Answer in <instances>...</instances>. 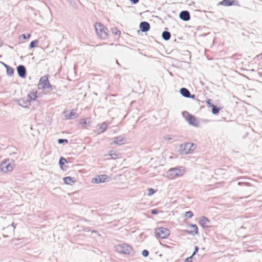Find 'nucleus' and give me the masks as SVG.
<instances>
[{
	"instance_id": "f257e3e1",
	"label": "nucleus",
	"mask_w": 262,
	"mask_h": 262,
	"mask_svg": "<svg viewBox=\"0 0 262 262\" xmlns=\"http://www.w3.org/2000/svg\"><path fill=\"white\" fill-rule=\"evenodd\" d=\"M185 172L186 169L183 166L171 168L167 172V178L169 180H174L183 176Z\"/></svg>"
},
{
	"instance_id": "f03ea898",
	"label": "nucleus",
	"mask_w": 262,
	"mask_h": 262,
	"mask_svg": "<svg viewBox=\"0 0 262 262\" xmlns=\"http://www.w3.org/2000/svg\"><path fill=\"white\" fill-rule=\"evenodd\" d=\"M36 92H31L28 94L26 98H22L18 100V105L23 107H28L32 100H35L37 98Z\"/></svg>"
},
{
	"instance_id": "7ed1b4c3",
	"label": "nucleus",
	"mask_w": 262,
	"mask_h": 262,
	"mask_svg": "<svg viewBox=\"0 0 262 262\" xmlns=\"http://www.w3.org/2000/svg\"><path fill=\"white\" fill-rule=\"evenodd\" d=\"M182 114L183 117L190 125L196 127H199L200 126L199 122L195 116L189 114L186 111L183 112Z\"/></svg>"
},
{
	"instance_id": "20e7f679",
	"label": "nucleus",
	"mask_w": 262,
	"mask_h": 262,
	"mask_svg": "<svg viewBox=\"0 0 262 262\" xmlns=\"http://www.w3.org/2000/svg\"><path fill=\"white\" fill-rule=\"evenodd\" d=\"M94 28L97 35L101 38L105 39L107 38V29L105 27L100 23H96L94 25Z\"/></svg>"
},
{
	"instance_id": "39448f33",
	"label": "nucleus",
	"mask_w": 262,
	"mask_h": 262,
	"mask_svg": "<svg viewBox=\"0 0 262 262\" xmlns=\"http://www.w3.org/2000/svg\"><path fill=\"white\" fill-rule=\"evenodd\" d=\"M116 251L121 254L134 255L132 247L126 244L118 245L115 246Z\"/></svg>"
},
{
	"instance_id": "423d86ee",
	"label": "nucleus",
	"mask_w": 262,
	"mask_h": 262,
	"mask_svg": "<svg viewBox=\"0 0 262 262\" xmlns=\"http://www.w3.org/2000/svg\"><path fill=\"white\" fill-rule=\"evenodd\" d=\"M14 165V163L12 160H6L0 165L1 170L2 172L6 173L8 172L12 171Z\"/></svg>"
},
{
	"instance_id": "0eeeda50",
	"label": "nucleus",
	"mask_w": 262,
	"mask_h": 262,
	"mask_svg": "<svg viewBox=\"0 0 262 262\" xmlns=\"http://www.w3.org/2000/svg\"><path fill=\"white\" fill-rule=\"evenodd\" d=\"M194 144L191 143H186L181 144L180 146V152L182 155H187L192 152L194 150Z\"/></svg>"
},
{
	"instance_id": "6e6552de",
	"label": "nucleus",
	"mask_w": 262,
	"mask_h": 262,
	"mask_svg": "<svg viewBox=\"0 0 262 262\" xmlns=\"http://www.w3.org/2000/svg\"><path fill=\"white\" fill-rule=\"evenodd\" d=\"M38 88L44 90L51 91L52 90V86L49 83L47 76H43L40 78L38 83Z\"/></svg>"
},
{
	"instance_id": "1a4fd4ad",
	"label": "nucleus",
	"mask_w": 262,
	"mask_h": 262,
	"mask_svg": "<svg viewBox=\"0 0 262 262\" xmlns=\"http://www.w3.org/2000/svg\"><path fill=\"white\" fill-rule=\"evenodd\" d=\"M155 234L161 238H166L170 234L169 230L165 227H159L155 229Z\"/></svg>"
},
{
	"instance_id": "9d476101",
	"label": "nucleus",
	"mask_w": 262,
	"mask_h": 262,
	"mask_svg": "<svg viewBox=\"0 0 262 262\" xmlns=\"http://www.w3.org/2000/svg\"><path fill=\"white\" fill-rule=\"evenodd\" d=\"M210 221L205 216H203L199 218V224L204 229L210 227Z\"/></svg>"
},
{
	"instance_id": "9b49d317",
	"label": "nucleus",
	"mask_w": 262,
	"mask_h": 262,
	"mask_svg": "<svg viewBox=\"0 0 262 262\" xmlns=\"http://www.w3.org/2000/svg\"><path fill=\"white\" fill-rule=\"evenodd\" d=\"M107 176L106 174L97 176L92 179L91 182L94 184H99L106 181Z\"/></svg>"
},
{
	"instance_id": "f8f14e48",
	"label": "nucleus",
	"mask_w": 262,
	"mask_h": 262,
	"mask_svg": "<svg viewBox=\"0 0 262 262\" xmlns=\"http://www.w3.org/2000/svg\"><path fill=\"white\" fill-rule=\"evenodd\" d=\"M180 92L181 94L185 98H195L194 95H191L190 92L186 88H181Z\"/></svg>"
},
{
	"instance_id": "ddd939ff",
	"label": "nucleus",
	"mask_w": 262,
	"mask_h": 262,
	"mask_svg": "<svg viewBox=\"0 0 262 262\" xmlns=\"http://www.w3.org/2000/svg\"><path fill=\"white\" fill-rule=\"evenodd\" d=\"M18 75L21 78L25 77L26 75V70L24 66L19 65L17 67Z\"/></svg>"
},
{
	"instance_id": "4468645a",
	"label": "nucleus",
	"mask_w": 262,
	"mask_h": 262,
	"mask_svg": "<svg viewBox=\"0 0 262 262\" xmlns=\"http://www.w3.org/2000/svg\"><path fill=\"white\" fill-rule=\"evenodd\" d=\"M179 17L184 21H188L190 19L189 12L188 11H182L180 12Z\"/></svg>"
},
{
	"instance_id": "2eb2a0df",
	"label": "nucleus",
	"mask_w": 262,
	"mask_h": 262,
	"mask_svg": "<svg viewBox=\"0 0 262 262\" xmlns=\"http://www.w3.org/2000/svg\"><path fill=\"white\" fill-rule=\"evenodd\" d=\"M140 29L143 32H146L150 29V25L148 22L142 21L140 24Z\"/></svg>"
},
{
	"instance_id": "dca6fc26",
	"label": "nucleus",
	"mask_w": 262,
	"mask_h": 262,
	"mask_svg": "<svg viewBox=\"0 0 262 262\" xmlns=\"http://www.w3.org/2000/svg\"><path fill=\"white\" fill-rule=\"evenodd\" d=\"M237 2L236 1L231 0H223L219 3V4L225 6H230L232 5H236Z\"/></svg>"
},
{
	"instance_id": "f3484780",
	"label": "nucleus",
	"mask_w": 262,
	"mask_h": 262,
	"mask_svg": "<svg viewBox=\"0 0 262 262\" xmlns=\"http://www.w3.org/2000/svg\"><path fill=\"white\" fill-rule=\"evenodd\" d=\"M190 227L192 228V230H185V232L189 234L194 235L198 233V226L195 224H191Z\"/></svg>"
},
{
	"instance_id": "a211bd4d",
	"label": "nucleus",
	"mask_w": 262,
	"mask_h": 262,
	"mask_svg": "<svg viewBox=\"0 0 262 262\" xmlns=\"http://www.w3.org/2000/svg\"><path fill=\"white\" fill-rule=\"evenodd\" d=\"M125 141V140L122 136H120L114 138V140L113 141V144H117V145H122L124 143V142Z\"/></svg>"
},
{
	"instance_id": "6ab92c4d",
	"label": "nucleus",
	"mask_w": 262,
	"mask_h": 262,
	"mask_svg": "<svg viewBox=\"0 0 262 262\" xmlns=\"http://www.w3.org/2000/svg\"><path fill=\"white\" fill-rule=\"evenodd\" d=\"M63 181L66 184L72 185V183L76 182V179L74 177H66L63 178Z\"/></svg>"
},
{
	"instance_id": "aec40b11",
	"label": "nucleus",
	"mask_w": 262,
	"mask_h": 262,
	"mask_svg": "<svg viewBox=\"0 0 262 262\" xmlns=\"http://www.w3.org/2000/svg\"><path fill=\"white\" fill-rule=\"evenodd\" d=\"M162 37L164 40L167 41L170 39L171 37V34L168 31H164L162 32Z\"/></svg>"
},
{
	"instance_id": "412c9836",
	"label": "nucleus",
	"mask_w": 262,
	"mask_h": 262,
	"mask_svg": "<svg viewBox=\"0 0 262 262\" xmlns=\"http://www.w3.org/2000/svg\"><path fill=\"white\" fill-rule=\"evenodd\" d=\"M6 71H7V74L8 76H11L12 75H13V74L14 73V70L12 67H11L10 66L7 67Z\"/></svg>"
},
{
	"instance_id": "4be33fe9",
	"label": "nucleus",
	"mask_w": 262,
	"mask_h": 262,
	"mask_svg": "<svg viewBox=\"0 0 262 262\" xmlns=\"http://www.w3.org/2000/svg\"><path fill=\"white\" fill-rule=\"evenodd\" d=\"M211 106H212L211 112H212V114H216L219 112L220 109L219 107L214 105L213 104H212Z\"/></svg>"
},
{
	"instance_id": "5701e85b",
	"label": "nucleus",
	"mask_w": 262,
	"mask_h": 262,
	"mask_svg": "<svg viewBox=\"0 0 262 262\" xmlns=\"http://www.w3.org/2000/svg\"><path fill=\"white\" fill-rule=\"evenodd\" d=\"M76 117V114L71 112L70 114L66 115V118L67 119H71Z\"/></svg>"
},
{
	"instance_id": "b1692460",
	"label": "nucleus",
	"mask_w": 262,
	"mask_h": 262,
	"mask_svg": "<svg viewBox=\"0 0 262 262\" xmlns=\"http://www.w3.org/2000/svg\"><path fill=\"white\" fill-rule=\"evenodd\" d=\"M67 162L66 159L63 157H61L59 161V164L61 168H62V166L65 163Z\"/></svg>"
},
{
	"instance_id": "393cba45",
	"label": "nucleus",
	"mask_w": 262,
	"mask_h": 262,
	"mask_svg": "<svg viewBox=\"0 0 262 262\" xmlns=\"http://www.w3.org/2000/svg\"><path fill=\"white\" fill-rule=\"evenodd\" d=\"M38 42V40H33L31 42L30 44V46H29V48L30 49H32L34 47H35V45L36 43H37Z\"/></svg>"
},
{
	"instance_id": "a878e982",
	"label": "nucleus",
	"mask_w": 262,
	"mask_h": 262,
	"mask_svg": "<svg viewBox=\"0 0 262 262\" xmlns=\"http://www.w3.org/2000/svg\"><path fill=\"white\" fill-rule=\"evenodd\" d=\"M156 192V191L152 188H148L147 189V195L151 196Z\"/></svg>"
},
{
	"instance_id": "bb28decb",
	"label": "nucleus",
	"mask_w": 262,
	"mask_h": 262,
	"mask_svg": "<svg viewBox=\"0 0 262 262\" xmlns=\"http://www.w3.org/2000/svg\"><path fill=\"white\" fill-rule=\"evenodd\" d=\"M106 128L107 124L105 122L102 123L100 125V129H102L101 133H103V132H104L106 130Z\"/></svg>"
},
{
	"instance_id": "cd10ccee",
	"label": "nucleus",
	"mask_w": 262,
	"mask_h": 262,
	"mask_svg": "<svg viewBox=\"0 0 262 262\" xmlns=\"http://www.w3.org/2000/svg\"><path fill=\"white\" fill-rule=\"evenodd\" d=\"M193 216V213L191 211H188L186 212L185 213V216L188 217V218H191Z\"/></svg>"
},
{
	"instance_id": "c85d7f7f",
	"label": "nucleus",
	"mask_w": 262,
	"mask_h": 262,
	"mask_svg": "<svg viewBox=\"0 0 262 262\" xmlns=\"http://www.w3.org/2000/svg\"><path fill=\"white\" fill-rule=\"evenodd\" d=\"M64 142L68 143V141L67 139H59L58 140V144H62Z\"/></svg>"
},
{
	"instance_id": "c756f323",
	"label": "nucleus",
	"mask_w": 262,
	"mask_h": 262,
	"mask_svg": "<svg viewBox=\"0 0 262 262\" xmlns=\"http://www.w3.org/2000/svg\"><path fill=\"white\" fill-rule=\"evenodd\" d=\"M142 254L144 257H147L149 254V252L147 250H144L142 251Z\"/></svg>"
},
{
	"instance_id": "7c9ffc66",
	"label": "nucleus",
	"mask_w": 262,
	"mask_h": 262,
	"mask_svg": "<svg viewBox=\"0 0 262 262\" xmlns=\"http://www.w3.org/2000/svg\"><path fill=\"white\" fill-rule=\"evenodd\" d=\"M112 32L117 35H120L121 34V32L119 30H117L116 28L113 29Z\"/></svg>"
},
{
	"instance_id": "2f4dec72",
	"label": "nucleus",
	"mask_w": 262,
	"mask_h": 262,
	"mask_svg": "<svg viewBox=\"0 0 262 262\" xmlns=\"http://www.w3.org/2000/svg\"><path fill=\"white\" fill-rule=\"evenodd\" d=\"M238 185L239 186H250V184L247 182H238Z\"/></svg>"
},
{
	"instance_id": "473e14b6",
	"label": "nucleus",
	"mask_w": 262,
	"mask_h": 262,
	"mask_svg": "<svg viewBox=\"0 0 262 262\" xmlns=\"http://www.w3.org/2000/svg\"><path fill=\"white\" fill-rule=\"evenodd\" d=\"M110 156H111L113 159H115L118 155L117 154H116L115 152H111L109 154Z\"/></svg>"
},
{
	"instance_id": "72a5a7b5",
	"label": "nucleus",
	"mask_w": 262,
	"mask_h": 262,
	"mask_svg": "<svg viewBox=\"0 0 262 262\" xmlns=\"http://www.w3.org/2000/svg\"><path fill=\"white\" fill-rule=\"evenodd\" d=\"M21 36L24 39H26L29 38L31 37V35L30 34H28L27 35L23 34L21 35Z\"/></svg>"
},
{
	"instance_id": "f704fd0d",
	"label": "nucleus",
	"mask_w": 262,
	"mask_h": 262,
	"mask_svg": "<svg viewBox=\"0 0 262 262\" xmlns=\"http://www.w3.org/2000/svg\"><path fill=\"white\" fill-rule=\"evenodd\" d=\"M79 123L80 124H82V125H85L86 124L87 122H86V120L85 119H81L79 122Z\"/></svg>"
},
{
	"instance_id": "c9c22d12",
	"label": "nucleus",
	"mask_w": 262,
	"mask_h": 262,
	"mask_svg": "<svg viewBox=\"0 0 262 262\" xmlns=\"http://www.w3.org/2000/svg\"><path fill=\"white\" fill-rule=\"evenodd\" d=\"M158 213V211L157 209H153L151 211V213L152 214H156Z\"/></svg>"
},
{
	"instance_id": "e433bc0d",
	"label": "nucleus",
	"mask_w": 262,
	"mask_h": 262,
	"mask_svg": "<svg viewBox=\"0 0 262 262\" xmlns=\"http://www.w3.org/2000/svg\"><path fill=\"white\" fill-rule=\"evenodd\" d=\"M198 250H199V248H198V247H196H196H195L194 251V252H193V254H192V255H191V256H193L194 255H195V253H196V252H198Z\"/></svg>"
},
{
	"instance_id": "4c0bfd02",
	"label": "nucleus",
	"mask_w": 262,
	"mask_h": 262,
	"mask_svg": "<svg viewBox=\"0 0 262 262\" xmlns=\"http://www.w3.org/2000/svg\"><path fill=\"white\" fill-rule=\"evenodd\" d=\"M132 2L134 4H136L139 2V0H129Z\"/></svg>"
},
{
	"instance_id": "58836bf2",
	"label": "nucleus",
	"mask_w": 262,
	"mask_h": 262,
	"mask_svg": "<svg viewBox=\"0 0 262 262\" xmlns=\"http://www.w3.org/2000/svg\"><path fill=\"white\" fill-rule=\"evenodd\" d=\"M192 257V256H191L190 257L187 258L185 260V262H189V261L191 260Z\"/></svg>"
},
{
	"instance_id": "ea45409f",
	"label": "nucleus",
	"mask_w": 262,
	"mask_h": 262,
	"mask_svg": "<svg viewBox=\"0 0 262 262\" xmlns=\"http://www.w3.org/2000/svg\"><path fill=\"white\" fill-rule=\"evenodd\" d=\"M210 101H211V100H210V99H208L206 102H207V103L208 105H209L211 106V105H212V104H211V103H210Z\"/></svg>"
},
{
	"instance_id": "a19ab883",
	"label": "nucleus",
	"mask_w": 262,
	"mask_h": 262,
	"mask_svg": "<svg viewBox=\"0 0 262 262\" xmlns=\"http://www.w3.org/2000/svg\"><path fill=\"white\" fill-rule=\"evenodd\" d=\"M165 139L167 140H171L172 138L168 136V137H165Z\"/></svg>"
},
{
	"instance_id": "79ce46f5",
	"label": "nucleus",
	"mask_w": 262,
	"mask_h": 262,
	"mask_svg": "<svg viewBox=\"0 0 262 262\" xmlns=\"http://www.w3.org/2000/svg\"><path fill=\"white\" fill-rule=\"evenodd\" d=\"M259 56H261V58H262V53H260L259 55H257L256 57H255V58H258Z\"/></svg>"
},
{
	"instance_id": "37998d69",
	"label": "nucleus",
	"mask_w": 262,
	"mask_h": 262,
	"mask_svg": "<svg viewBox=\"0 0 262 262\" xmlns=\"http://www.w3.org/2000/svg\"><path fill=\"white\" fill-rule=\"evenodd\" d=\"M3 64H4V67L6 68V69H7V67H9V66L7 65L4 63H3Z\"/></svg>"
},
{
	"instance_id": "c03bdc74",
	"label": "nucleus",
	"mask_w": 262,
	"mask_h": 262,
	"mask_svg": "<svg viewBox=\"0 0 262 262\" xmlns=\"http://www.w3.org/2000/svg\"><path fill=\"white\" fill-rule=\"evenodd\" d=\"M44 3H46L48 0H42Z\"/></svg>"
},
{
	"instance_id": "a18cd8bd",
	"label": "nucleus",
	"mask_w": 262,
	"mask_h": 262,
	"mask_svg": "<svg viewBox=\"0 0 262 262\" xmlns=\"http://www.w3.org/2000/svg\"><path fill=\"white\" fill-rule=\"evenodd\" d=\"M116 63H117V64H118V65L119 64V63H118V61H117V60L116 61Z\"/></svg>"
}]
</instances>
